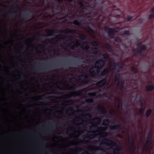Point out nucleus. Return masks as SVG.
I'll use <instances>...</instances> for the list:
<instances>
[{"mask_svg":"<svg viewBox=\"0 0 154 154\" xmlns=\"http://www.w3.org/2000/svg\"><path fill=\"white\" fill-rule=\"evenodd\" d=\"M117 85L119 86V89L120 90H122L123 89L124 87V82H121L120 83L119 82V85Z\"/></svg>","mask_w":154,"mask_h":154,"instance_id":"aec40b11","label":"nucleus"},{"mask_svg":"<svg viewBox=\"0 0 154 154\" xmlns=\"http://www.w3.org/2000/svg\"><path fill=\"white\" fill-rule=\"evenodd\" d=\"M111 66L113 67L112 68V70H116V65L114 61H112L111 62Z\"/></svg>","mask_w":154,"mask_h":154,"instance_id":"4be33fe9","label":"nucleus"},{"mask_svg":"<svg viewBox=\"0 0 154 154\" xmlns=\"http://www.w3.org/2000/svg\"><path fill=\"white\" fill-rule=\"evenodd\" d=\"M78 37L80 39L82 40H85L86 39V36L84 34H80L79 36Z\"/></svg>","mask_w":154,"mask_h":154,"instance_id":"412c9836","label":"nucleus"},{"mask_svg":"<svg viewBox=\"0 0 154 154\" xmlns=\"http://www.w3.org/2000/svg\"><path fill=\"white\" fill-rule=\"evenodd\" d=\"M84 116L85 119H88L87 118H88L89 119V120H91L92 117L91 115L89 114H86L84 115Z\"/></svg>","mask_w":154,"mask_h":154,"instance_id":"7c9ffc66","label":"nucleus"},{"mask_svg":"<svg viewBox=\"0 0 154 154\" xmlns=\"http://www.w3.org/2000/svg\"><path fill=\"white\" fill-rule=\"evenodd\" d=\"M76 79V78H72L71 79H70V81H72V79Z\"/></svg>","mask_w":154,"mask_h":154,"instance_id":"4d7b16f0","label":"nucleus"},{"mask_svg":"<svg viewBox=\"0 0 154 154\" xmlns=\"http://www.w3.org/2000/svg\"><path fill=\"white\" fill-rule=\"evenodd\" d=\"M75 32V31L73 30H69V29H66L65 30H62L61 31L60 33L63 34H70L72 33Z\"/></svg>","mask_w":154,"mask_h":154,"instance_id":"9d476101","label":"nucleus"},{"mask_svg":"<svg viewBox=\"0 0 154 154\" xmlns=\"http://www.w3.org/2000/svg\"><path fill=\"white\" fill-rule=\"evenodd\" d=\"M151 143V141L149 140H147L143 147V151L144 152L145 151H147Z\"/></svg>","mask_w":154,"mask_h":154,"instance_id":"0eeeda50","label":"nucleus"},{"mask_svg":"<svg viewBox=\"0 0 154 154\" xmlns=\"http://www.w3.org/2000/svg\"><path fill=\"white\" fill-rule=\"evenodd\" d=\"M90 48V47H88V48H87V47H85L83 49L87 51L88 50H89Z\"/></svg>","mask_w":154,"mask_h":154,"instance_id":"5fc2aeb1","label":"nucleus"},{"mask_svg":"<svg viewBox=\"0 0 154 154\" xmlns=\"http://www.w3.org/2000/svg\"><path fill=\"white\" fill-rule=\"evenodd\" d=\"M152 133L151 132H150L149 133L147 137V140H149L151 141V140L152 139Z\"/></svg>","mask_w":154,"mask_h":154,"instance_id":"5701e85b","label":"nucleus"},{"mask_svg":"<svg viewBox=\"0 0 154 154\" xmlns=\"http://www.w3.org/2000/svg\"><path fill=\"white\" fill-rule=\"evenodd\" d=\"M80 77L82 78H84L85 79L87 80L88 79V76L86 75H82Z\"/></svg>","mask_w":154,"mask_h":154,"instance_id":"79ce46f5","label":"nucleus"},{"mask_svg":"<svg viewBox=\"0 0 154 154\" xmlns=\"http://www.w3.org/2000/svg\"><path fill=\"white\" fill-rule=\"evenodd\" d=\"M84 136L85 137V138H90L89 137H85V136Z\"/></svg>","mask_w":154,"mask_h":154,"instance_id":"0e129e2a","label":"nucleus"},{"mask_svg":"<svg viewBox=\"0 0 154 154\" xmlns=\"http://www.w3.org/2000/svg\"><path fill=\"white\" fill-rule=\"evenodd\" d=\"M86 30L89 32L93 33L92 30L91 29L89 26H88L86 27Z\"/></svg>","mask_w":154,"mask_h":154,"instance_id":"4c0bfd02","label":"nucleus"},{"mask_svg":"<svg viewBox=\"0 0 154 154\" xmlns=\"http://www.w3.org/2000/svg\"><path fill=\"white\" fill-rule=\"evenodd\" d=\"M106 82V79H103L98 82L96 84V85L97 87H101L105 85Z\"/></svg>","mask_w":154,"mask_h":154,"instance_id":"423d86ee","label":"nucleus"},{"mask_svg":"<svg viewBox=\"0 0 154 154\" xmlns=\"http://www.w3.org/2000/svg\"><path fill=\"white\" fill-rule=\"evenodd\" d=\"M57 31V29L56 28H55L54 29H51V34L49 35H44L43 36L44 37L46 38V37L50 36V35H53V34L56 31Z\"/></svg>","mask_w":154,"mask_h":154,"instance_id":"dca6fc26","label":"nucleus"},{"mask_svg":"<svg viewBox=\"0 0 154 154\" xmlns=\"http://www.w3.org/2000/svg\"><path fill=\"white\" fill-rule=\"evenodd\" d=\"M33 40H35V37H34L33 38Z\"/></svg>","mask_w":154,"mask_h":154,"instance_id":"774afa93","label":"nucleus"},{"mask_svg":"<svg viewBox=\"0 0 154 154\" xmlns=\"http://www.w3.org/2000/svg\"><path fill=\"white\" fill-rule=\"evenodd\" d=\"M131 70L132 72H134L135 73H137L138 72V70L137 69L134 67H131Z\"/></svg>","mask_w":154,"mask_h":154,"instance_id":"2f4dec72","label":"nucleus"},{"mask_svg":"<svg viewBox=\"0 0 154 154\" xmlns=\"http://www.w3.org/2000/svg\"><path fill=\"white\" fill-rule=\"evenodd\" d=\"M61 86H64L65 85V84L64 83H61L59 82Z\"/></svg>","mask_w":154,"mask_h":154,"instance_id":"8fccbe9b","label":"nucleus"},{"mask_svg":"<svg viewBox=\"0 0 154 154\" xmlns=\"http://www.w3.org/2000/svg\"><path fill=\"white\" fill-rule=\"evenodd\" d=\"M51 128L50 130H51ZM50 132V130H48V132Z\"/></svg>","mask_w":154,"mask_h":154,"instance_id":"338daca9","label":"nucleus"},{"mask_svg":"<svg viewBox=\"0 0 154 154\" xmlns=\"http://www.w3.org/2000/svg\"><path fill=\"white\" fill-rule=\"evenodd\" d=\"M152 112V109H149L147 110L146 112V118H148L151 114Z\"/></svg>","mask_w":154,"mask_h":154,"instance_id":"a211bd4d","label":"nucleus"},{"mask_svg":"<svg viewBox=\"0 0 154 154\" xmlns=\"http://www.w3.org/2000/svg\"><path fill=\"white\" fill-rule=\"evenodd\" d=\"M146 88L147 91H152L154 90V85L153 84H152L146 86Z\"/></svg>","mask_w":154,"mask_h":154,"instance_id":"4468645a","label":"nucleus"},{"mask_svg":"<svg viewBox=\"0 0 154 154\" xmlns=\"http://www.w3.org/2000/svg\"><path fill=\"white\" fill-rule=\"evenodd\" d=\"M85 102L88 103H92L94 102V99L92 98H88L86 100Z\"/></svg>","mask_w":154,"mask_h":154,"instance_id":"473e14b6","label":"nucleus"},{"mask_svg":"<svg viewBox=\"0 0 154 154\" xmlns=\"http://www.w3.org/2000/svg\"><path fill=\"white\" fill-rule=\"evenodd\" d=\"M103 57L105 61H107L108 60V56L106 54H104L103 55Z\"/></svg>","mask_w":154,"mask_h":154,"instance_id":"f704fd0d","label":"nucleus"},{"mask_svg":"<svg viewBox=\"0 0 154 154\" xmlns=\"http://www.w3.org/2000/svg\"><path fill=\"white\" fill-rule=\"evenodd\" d=\"M115 41L116 42H118L119 41L121 42V40L120 38H116L115 39Z\"/></svg>","mask_w":154,"mask_h":154,"instance_id":"09e8293b","label":"nucleus"},{"mask_svg":"<svg viewBox=\"0 0 154 154\" xmlns=\"http://www.w3.org/2000/svg\"><path fill=\"white\" fill-rule=\"evenodd\" d=\"M55 0L58 2H61V0Z\"/></svg>","mask_w":154,"mask_h":154,"instance_id":"680f3d73","label":"nucleus"},{"mask_svg":"<svg viewBox=\"0 0 154 154\" xmlns=\"http://www.w3.org/2000/svg\"><path fill=\"white\" fill-rule=\"evenodd\" d=\"M105 48L108 50H111L112 47L111 45L109 43H106L105 45Z\"/></svg>","mask_w":154,"mask_h":154,"instance_id":"a878e982","label":"nucleus"},{"mask_svg":"<svg viewBox=\"0 0 154 154\" xmlns=\"http://www.w3.org/2000/svg\"><path fill=\"white\" fill-rule=\"evenodd\" d=\"M104 29L106 30H108V35L109 37L111 38H113L114 34L115 32H118L113 28H109L107 26H105L104 27Z\"/></svg>","mask_w":154,"mask_h":154,"instance_id":"20e7f679","label":"nucleus"},{"mask_svg":"<svg viewBox=\"0 0 154 154\" xmlns=\"http://www.w3.org/2000/svg\"><path fill=\"white\" fill-rule=\"evenodd\" d=\"M109 122V119H105L103 120V125H108Z\"/></svg>","mask_w":154,"mask_h":154,"instance_id":"cd10ccee","label":"nucleus"},{"mask_svg":"<svg viewBox=\"0 0 154 154\" xmlns=\"http://www.w3.org/2000/svg\"><path fill=\"white\" fill-rule=\"evenodd\" d=\"M143 99L142 97L141 96L140 97L139 99V101L140 104L141 106H142L143 105Z\"/></svg>","mask_w":154,"mask_h":154,"instance_id":"ea45409f","label":"nucleus"},{"mask_svg":"<svg viewBox=\"0 0 154 154\" xmlns=\"http://www.w3.org/2000/svg\"><path fill=\"white\" fill-rule=\"evenodd\" d=\"M130 34V32L129 30H126L124 31L122 33L123 35H129Z\"/></svg>","mask_w":154,"mask_h":154,"instance_id":"c9c22d12","label":"nucleus"},{"mask_svg":"<svg viewBox=\"0 0 154 154\" xmlns=\"http://www.w3.org/2000/svg\"><path fill=\"white\" fill-rule=\"evenodd\" d=\"M133 18V17L131 16H128L127 17V21L129 22L131 21Z\"/></svg>","mask_w":154,"mask_h":154,"instance_id":"a19ab883","label":"nucleus"},{"mask_svg":"<svg viewBox=\"0 0 154 154\" xmlns=\"http://www.w3.org/2000/svg\"><path fill=\"white\" fill-rule=\"evenodd\" d=\"M78 4L81 8L83 9H85V6L82 2H78Z\"/></svg>","mask_w":154,"mask_h":154,"instance_id":"c85d7f7f","label":"nucleus"},{"mask_svg":"<svg viewBox=\"0 0 154 154\" xmlns=\"http://www.w3.org/2000/svg\"><path fill=\"white\" fill-rule=\"evenodd\" d=\"M117 107L119 109L120 108V103L119 102V103L117 104Z\"/></svg>","mask_w":154,"mask_h":154,"instance_id":"3c124183","label":"nucleus"},{"mask_svg":"<svg viewBox=\"0 0 154 154\" xmlns=\"http://www.w3.org/2000/svg\"><path fill=\"white\" fill-rule=\"evenodd\" d=\"M72 96L71 94H66L62 97V99H66L71 97Z\"/></svg>","mask_w":154,"mask_h":154,"instance_id":"bb28decb","label":"nucleus"},{"mask_svg":"<svg viewBox=\"0 0 154 154\" xmlns=\"http://www.w3.org/2000/svg\"><path fill=\"white\" fill-rule=\"evenodd\" d=\"M73 102L72 100L67 101L64 102L62 104L63 105H69L72 104Z\"/></svg>","mask_w":154,"mask_h":154,"instance_id":"b1692460","label":"nucleus"},{"mask_svg":"<svg viewBox=\"0 0 154 154\" xmlns=\"http://www.w3.org/2000/svg\"><path fill=\"white\" fill-rule=\"evenodd\" d=\"M144 109H140L139 110V113L142 116H143V114L144 112Z\"/></svg>","mask_w":154,"mask_h":154,"instance_id":"37998d69","label":"nucleus"},{"mask_svg":"<svg viewBox=\"0 0 154 154\" xmlns=\"http://www.w3.org/2000/svg\"><path fill=\"white\" fill-rule=\"evenodd\" d=\"M45 98L49 100H56L57 99V97L56 96H50L47 97H45Z\"/></svg>","mask_w":154,"mask_h":154,"instance_id":"6ab92c4d","label":"nucleus"},{"mask_svg":"<svg viewBox=\"0 0 154 154\" xmlns=\"http://www.w3.org/2000/svg\"><path fill=\"white\" fill-rule=\"evenodd\" d=\"M129 142L130 145V151L131 154H133L134 152L135 147V143L132 136L128 137Z\"/></svg>","mask_w":154,"mask_h":154,"instance_id":"7ed1b4c3","label":"nucleus"},{"mask_svg":"<svg viewBox=\"0 0 154 154\" xmlns=\"http://www.w3.org/2000/svg\"><path fill=\"white\" fill-rule=\"evenodd\" d=\"M97 3L95 2L94 3L89 2L88 4L89 7L93 8L96 9L97 6Z\"/></svg>","mask_w":154,"mask_h":154,"instance_id":"f3484780","label":"nucleus"},{"mask_svg":"<svg viewBox=\"0 0 154 154\" xmlns=\"http://www.w3.org/2000/svg\"><path fill=\"white\" fill-rule=\"evenodd\" d=\"M52 68V66H48V68H44V69L45 70H47V69H51Z\"/></svg>","mask_w":154,"mask_h":154,"instance_id":"6e6d98bb","label":"nucleus"},{"mask_svg":"<svg viewBox=\"0 0 154 154\" xmlns=\"http://www.w3.org/2000/svg\"><path fill=\"white\" fill-rule=\"evenodd\" d=\"M98 129H100L101 130H102L104 128L103 127H99V128H98Z\"/></svg>","mask_w":154,"mask_h":154,"instance_id":"13d9d810","label":"nucleus"},{"mask_svg":"<svg viewBox=\"0 0 154 154\" xmlns=\"http://www.w3.org/2000/svg\"><path fill=\"white\" fill-rule=\"evenodd\" d=\"M120 128L121 125L119 124H116L111 126L109 129L111 130H116L119 129Z\"/></svg>","mask_w":154,"mask_h":154,"instance_id":"9b49d317","label":"nucleus"},{"mask_svg":"<svg viewBox=\"0 0 154 154\" xmlns=\"http://www.w3.org/2000/svg\"><path fill=\"white\" fill-rule=\"evenodd\" d=\"M90 73H91V74H93V73H95V72H94V71H91L90 72Z\"/></svg>","mask_w":154,"mask_h":154,"instance_id":"052dcab7","label":"nucleus"},{"mask_svg":"<svg viewBox=\"0 0 154 154\" xmlns=\"http://www.w3.org/2000/svg\"><path fill=\"white\" fill-rule=\"evenodd\" d=\"M51 91L53 92V93H54V92H56L57 91V89H52L51 90Z\"/></svg>","mask_w":154,"mask_h":154,"instance_id":"603ef678","label":"nucleus"},{"mask_svg":"<svg viewBox=\"0 0 154 154\" xmlns=\"http://www.w3.org/2000/svg\"><path fill=\"white\" fill-rule=\"evenodd\" d=\"M91 43L93 46H94L97 47L98 45V42L97 41H93L91 42Z\"/></svg>","mask_w":154,"mask_h":154,"instance_id":"e433bc0d","label":"nucleus"},{"mask_svg":"<svg viewBox=\"0 0 154 154\" xmlns=\"http://www.w3.org/2000/svg\"><path fill=\"white\" fill-rule=\"evenodd\" d=\"M73 24L75 25L79 26L81 25V23H79L77 20H75L73 22Z\"/></svg>","mask_w":154,"mask_h":154,"instance_id":"72a5a7b5","label":"nucleus"},{"mask_svg":"<svg viewBox=\"0 0 154 154\" xmlns=\"http://www.w3.org/2000/svg\"><path fill=\"white\" fill-rule=\"evenodd\" d=\"M82 94V93H78V95H81Z\"/></svg>","mask_w":154,"mask_h":154,"instance_id":"e2e57ef3","label":"nucleus"},{"mask_svg":"<svg viewBox=\"0 0 154 154\" xmlns=\"http://www.w3.org/2000/svg\"><path fill=\"white\" fill-rule=\"evenodd\" d=\"M92 121H97L98 122V123H97L98 124L101 121V119L99 117H95L94 119H91Z\"/></svg>","mask_w":154,"mask_h":154,"instance_id":"c756f323","label":"nucleus"},{"mask_svg":"<svg viewBox=\"0 0 154 154\" xmlns=\"http://www.w3.org/2000/svg\"><path fill=\"white\" fill-rule=\"evenodd\" d=\"M14 8H12V10H15V11H11V10H10V17H13V15L14 14H16L17 12L19 11H20V7L19 6L17 5L16 4V5L14 6Z\"/></svg>","mask_w":154,"mask_h":154,"instance_id":"39448f33","label":"nucleus"},{"mask_svg":"<svg viewBox=\"0 0 154 154\" xmlns=\"http://www.w3.org/2000/svg\"><path fill=\"white\" fill-rule=\"evenodd\" d=\"M67 20H64L63 21V22H66V21H67Z\"/></svg>","mask_w":154,"mask_h":154,"instance_id":"69168bd1","label":"nucleus"},{"mask_svg":"<svg viewBox=\"0 0 154 154\" xmlns=\"http://www.w3.org/2000/svg\"><path fill=\"white\" fill-rule=\"evenodd\" d=\"M137 46L138 47V48L136 49H134L133 51H136L140 56H145L146 54V51H147V45H144L141 46L140 44H138Z\"/></svg>","mask_w":154,"mask_h":154,"instance_id":"f257e3e1","label":"nucleus"},{"mask_svg":"<svg viewBox=\"0 0 154 154\" xmlns=\"http://www.w3.org/2000/svg\"><path fill=\"white\" fill-rule=\"evenodd\" d=\"M67 0L70 2H73V0Z\"/></svg>","mask_w":154,"mask_h":154,"instance_id":"bf43d9fd","label":"nucleus"},{"mask_svg":"<svg viewBox=\"0 0 154 154\" xmlns=\"http://www.w3.org/2000/svg\"><path fill=\"white\" fill-rule=\"evenodd\" d=\"M120 78V74H118L115 76L114 81L117 85H119Z\"/></svg>","mask_w":154,"mask_h":154,"instance_id":"f8f14e48","label":"nucleus"},{"mask_svg":"<svg viewBox=\"0 0 154 154\" xmlns=\"http://www.w3.org/2000/svg\"><path fill=\"white\" fill-rule=\"evenodd\" d=\"M74 111V109L70 107L66 111V112L67 114H68L69 111H70L71 112H72Z\"/></svg>","mask_w":154,"mask_h":154,"instance_id":"a18cd8bd","label":"nucleus"},{"mask_svg":"<svg viewBox=\"0 0 154 154\" xmlns=\"http://www.w3.org/2000/svg\"><path fill=\"white\" fill-rule=\"evenodd\" d=\"M60 35H57L56 36V38H53L51 39V41L52 42H54L57 43L58 42V41L56 40L57 38L59 39V36Z\"/></svg>","mask_w":154,"mask_h":154,"instance_id":"393cba45","label":"nucleus"},{"mask_svg":"<svg viewBox=\"0 0 154 154\" xmlns=\"http://www.w3.org/2000/svg\"><path fill=\"white\" fill-rule=\"evenodd\" d=\"M123 64L122 62H119L116 64V71L117 72H120L121 69L122 68Z\"/></svg>","mask_w":154,"mask_h":154,"instance_id":"6e6552de","label":"nucleus"},{"mask_svg":"<svg viewBox=\"0 0 154 154\" xmlns=\"http://www.w3.org/2000/svg\"><path fill=\"white\" fill-rule=\"evenodd\" d=\"M94 127H95L96 128H97V125H93L92 126H91V127H90V129H92V128H94Z\"/></svg>","mask_w":154,"mask_h":154,"instance_id":"864d4df0","label":"nucleus"},{"mask_svg":"<svg viewBox=\"0 0 154 154\" xmlns=\"http://www.w3.org/2000/svg\"><path fill=\"white\" fill-rule=\"evenodd\" d=\"M97 109L99 111L101 112L102 114H106L107 113L106 109L104 107H102L100 105L97 106Z\"/></svg>","mask_w":154,"mask_h":154,"instance_id":"1a4fd4ad","label":"nucleus"},{"mask_svg":"<svg viewBox=\"0 0 154 154\" xmlns=\"http://www.w3.org/2000/svg\"><path fill=\"white\" fill-rule=\"evenodd\" d=\"M76 86H73L70 88H69V90H75L76 89Z\"/></svg>","mask_w":154,"mask_h":154,"instance_id":"49530a36","label":"nucleus"},{"mask_svg":"<svg viewBox=\"0 0 154 154\" xmlns=\"http://www.w3.org/2000/svg\"><path fill=\"white\" fill-rule=\"evenodd\" d=\"M150 12L152 13V14H154V7L152 8L150 10Z\"/></svg>","mask_w":154,"mask_h":154,"instance_id":"de8ad7c7","label":"nucleus"},{"mask_svg":"<svg viewBox=\"0 0 154 154\" xmlns=\"http://www.w3.org/2000/svg\"><path fill=\"white\" fill-rule=\"evenodd\" d=\"M98 92H93L91 93H89L88 94V95L91 97H94L96 95V94Z\"/></svg>","mask_w":154,"mask_h":154,"instance_id":"58836bf2","label":"nucleus"},{"mask_svg":"<svg viewBox=\"0 0 154 154\" xmlns=\"http://www.w3.org/2000/svg\"><path fill=\"white\" fill-rule=\"evenodd\" d=\"M105 65V61L102 59H100L96 62L95 64V68H97V69L95 70V72L98 73L100 72V69L103 68Z\"/></svg>","mask_w":154,"mask_h":154,"instance_id":"f03ea898","label":"nucleus"},{"mask_svg":"<svg viewBox=\"0 0 154 154\" xmlns=\"http://www.w3.org/2000/svg\"><path fill=\"white\" fill-rule=\"evenodd\" d=\"M148 18L149 19H151L152 18H154V14H152L149 15L148 16Z\"/></svg>","mask_w":154,"mask_h":154,"instance_id":"c03bdc74","label":"nucleus"},{"mask_svg":"<svg viewBox=\"0 0 154 154\" xmlns=\"http://www.w3.org/2000/svg\"><path fill=\"white\" fill-rule=\"evenodd\" d=\"M109 72V69L107 68H105L101 72L100 75L101 76H105Z\"/></svg>","mask_w":154,"mask_h":154,"instance_id":"ddd939ff","label":"nucleus"},{"mask_svg":"<svg viewBox=\"0 0 154 154\" xmlns=\"http://www.w3.org/2000/svg\"><path fill=\"white\" fill-rule=\"evenodd\" d=\"M23 16L25 18L27 19L30 17V12L26 11L23 14Z\"/></svg>","mask_w":154,"mask_h":154,"instance_id":"2eb2a0df","label":"nucleus"}]
</instances>
